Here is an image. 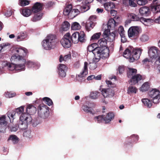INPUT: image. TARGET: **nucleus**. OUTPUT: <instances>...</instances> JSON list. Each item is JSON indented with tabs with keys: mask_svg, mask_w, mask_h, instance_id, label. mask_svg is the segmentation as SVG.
I'll return each mask as SVG.
<instances>
[{
	"mask_svg": "<svg viewBox=\"0 0 160 160\" xmlns=\"http://www.w3.org/2000/svg\"><path fill=\"white\" fill-rule=\"evenodd\" d=\"M12 51L14 54L11 57V61L15 65V68L25 70L26 60L24 58L28 55V50L25 48H15Z\"/></svg>",
	"mask_w": 160,
	"mask_h": 160,
	"instance_id": "obj_1",
	"label": "nucleus"
},
{
	"mask_svg": "<svg viewBox=\"0 0 160 160\" xmlns=\"http://www.w3.org/2000/svg\"><path fill=\"white\" fill-rule=\"evenodd\" d=\"M57 43L56 36L52 34L48 35L42 42V46L46 50H50L54 48Z\"/></svg>",
	"mask_w": 160,
	"mask_h": 160,
	"instance_id": "obj_2",
	"label": "nucleus"
},
{
	"mask_svg": "<svg viewBox=\"0 0 160 160\" xmlns=\"http://www.w3.org/2000/svg\"><path fill=\"white\" fill-rule=\"evenodd\" d=\"M137 69L128 68L127 71V77L130 78L129 83L131 84L135 85L138 83L140 80L143 79L142 76L140 74H137Z\"/></svg>",
	"mask_w": 160,
	"mask_h": 160,
	"instance_id": "obj_3",
	"label": "nucleus"
},
{
	"mask_svg": "<svg viewBox=\"0 0 160 160\" xmlns=\"http://www.w3.org/2000/svg\"><path fill=\"white\" fill-rule=\"evenodd\" d=\"M32 121L31 117L28 113H22L20 117L18 127L21 129L25 130L27 128L28 125L31 123Z\"/></svg>",
	"mask_w": 160,
	"mask_h": 160,
	"instance_id": "obj_4",
	"label": "nucleus"
},
{
	"mask_svg": "<svg viewBox=\"0 0 160 160\" xmlns=\"http://www.w3.org/2000/svg\"><path fill=\"white\" fill-rule=\"evenodd\" d=\"M49 108L47 106L41 104L38 108V112L39 117L44 119H47L49 116Z\"/></svg>",
	"mask_w": 160,
	"mask_h": 160,
	"instance_id": "obj_5",
	"label": "nucleus"
},
{
	"mask_svg": "<svg viewBox=\"0 0 160 160\" xmlns=\"http://www.w3.org/2000/svg\"><path fill=\"white\" fill-rule=\"evenodd\" d=\"M24 111V106H22L14 110L8 112L7 113L8 117L9 118L10 122H12L13 119L16 118V114L18 115L22 113Z\"/></svg>",
	"mask_w": 160,
	"mask_h": 160,
	"instance_id": "obj_6",
	"label": "nucleus"
},
{
	"mask_svg": "<svg viewBox=\"0 0 160 160\" xmlns=\"http://www.w3.org/2000/svg\"><path fill=\"white\" fill-rule=\"evenodd\" d=\"M70 34L69 33H67L61 40V43L64 48H68L71 46L72 41L70 39Z\"/></svg>",
	"mask_w": 160,
	"mask_h": 160,
	"instance_id": "obj_7",
	"label": "nucleus"
},
{
	"mask_svg": "<svg viewBox=\"0 0 160 160\" xmlns=\"http://www.w3.org/2000/svg\"><path fill=\"white\" fill-rule=\"evenodd\" d=\"M140 31L139 27L138 26H132L128 30V35L129 38H136L138 36Z\"/></svg>",
	"mask_w": 160,
	"mask_h": 160,
	"instance_id": "obj_8",
	"label": "nucleus"
},
{
	"mask_svg": "<svg viewBox=\"0 0 160 160\" xmlns=\"http://www.w3.org/2000/svg\"><path fill=\"white\" fill-rule=\"evenodd\" d=\"M142 50L140 49L132 48L131 54V56L130 58V61L132 62L134 61L135 60H137L139 58L140 56L142 53Z\"/></svg>",
	"mask_w": 160,
	"mask_h": 160,
	"instance_id": "obj_9",
	"label": "nucleus"
},
{
	"mask_svg": "<svg viewBox=\"0 0 160 160\" xmlns=\"http://www.w3.org/2000/svg\"><path fill=\"white\" fill-rule=\"evenodd\" d=\"M160 54V50L155 47H151L148 50V54L151 58H156L158 57Z\"/></svg>",
	"mask_w": 160,
	"mask_h": 160,
	"instance_id": "obj_10",
	"label": "nucleus"
},
{
	"mask_svg": "<svg viewBox=\"0 0 160 160\" xmlns=\"http://www.w3.org/2000/svg\"><path fill=\"white\" fill-rule=\"evenodd\" d=\"M68 68L64 64H60L58 68V74L60 77L62 78L65 77L66 75V72Z\"/></svg>",
	"mask_w": 160,
	"mask_h": 160,
	"instance_id": "obj_11",
	"label": "nucleus"
},
{
	"mask_svg": "<svg viewBox=\"0 0 160 160\" xmlns=\"http://www.w3.org/2000/svg\"><path fill=\"white\" fill-rule=\"evenodd\" d=\"M104 6L107 11H110L111 15L112 16H114V15L112 14V13L113 12H115V11L112 9L115 7V4L113 3L112 2L105 3L104 4Z\"/></svg>",
	"mask_w": 160,
	"mask_h": 160,
	"instance_id": "obj_12",
	"label": "nucleus"
},
{
	"mask_svg": "<svg viewBox=\"0 0 160 160\" xmlns=\"http://www.w3.org/2000/svg\"><path fill=\"white\" fill-rule=\"evenodd\" d=\"M43 5V4L42 3L36 2L32 8V12L34 13L39 12L42 9Z\"/></svg>",
	"mask_w": 160,
	"mask_h": 160,
	"instance_id": "obj_13",
	"label": "nucleus"
},
{
	"mask_svg": "<svg viewBox=\"0 0 160 160\" xmlns=\"http://www.w3.org/2000/svg\"><path fill=\"white\" fill-rule=\"evenodd\" d=\"M100 56L102 58H107L109 56V49L108 47H104V48H101Z\"/></svg>",
	"mask_w": 160,
	"mask_h": 160,
	"instance_id": "obj_14",
	"label": "nucleus"
},
{
	"mask_svg": "<svg viewBox=\"0 0 160 160\" xmlns=\"http://www.w3.org/2000/svg\"><path fill=\"white\" fill-rule=\"evenodd\" d=\"M139 12L142 16H147L150 14V11L148 7L143 6L140 9Z\"/></svg>",
	"mask_w": 160,
	"mask_h": 160,
	"instance_id": "obj_15",
	"label": "nucleus"
},
{
	"mask_svg": "<svg viewBox=\"0 0 160 160\" xmlns=\"http://www.w3.org/2000/svg\"><path fill=\"white\" fill-rule=\"evenodd\" d=\"M118 33H119L121 37V41L123 43L126 42L127 41L124 34V30L123 27L120 26L118 30Z\"/></svg>",
	"mask_w": 160,
	"mask_h": 160,
	"instance_id": "obj_16",
	"label": "nucleus"
},
{
	"mask_svg": "<svg viewBox=\"0 0 160 160\" xmlns=\"http://www.w3.org/2000/svg\"><path fill=\"white\" fill-rule=\"evenodd\" d=\"M113 113L111 112H109L107 113L106 116H104V121L106 123H108L110 122L114 118Z\"/></svg>",
	"mask_w": 160,
	"mask_h": 160,
	"instance_id": "obj_17",
	"label": "nucleus"
},
{
	"mask_svg": "<svg viewBox=\"0 0 160 160\" xmlns=\"http://www.w3.org/2000/svg\"><path fill=\"white\" fill-rule=\"evenodd\" d=\"M118 34V31H115L111 33L106 37L108 40L110 42H113L114 40L115 37Z\"/></svg>",
	"mask_w": 160,
	"mask_h": 160,
	"instance_id": "obj_18",
	"label": "nucleus"
},
{
	"mask_svg": "<svg viewBox=\"0 0 160 160\" xmlns=\"http://www.w3.org/2000/svg\"><path fill=\"white\" fill-rule=\"evenodd\" d=\"M72 4H69L67 5L64 9L63 13L65 16L68 15L70 14H72Z\"/></svg>",
	"mask_w": 160,
	"mask_h": 160,
	"instance_id": "obj_19",
	"label": "nucleus"
},
{
	"mask_svg": "<svg viewBox=\"0 0 160 160\" xmlns=\"http://www.w3.org/2000/svg\"><path fill=\"white\" fill-rule=\"evenodd\" d=\"M78 32H76L71 36L70 35V39L72 42L75 43L78 42Z\"/></svg>",
	"mask_w": 160,
	"mask_h": 160,
	"instance_id": "obj_20",
	"label": "nucleus"
},
{
	"mask_svg": "<svg viewBox=\"0 0 160 160\" xmlns=\"http://www.w3.org/2000/svg\"><path fill=\"white\" fill-rule=\"evenodd\" d=\"M159 91L156 89H153L149 91L148 92V95L151 98L155 97L159 95Z\"/></svg>",
	"mask_w": 160,
	"mask_h": 160,
	"instance_id": "obj_21",
	"label": "nucleus"
},
{
	"mask_svg": "<svg viewBox=\"0 0 160 160\" xmlns=\"http://www.w3.org/2000/svg\"><path fill=\"white\" fill-rule=\"evenodd\" d=\"M20 12L22 15L26 17H28L30 16L32 12V9L27 8L23 9L22 11L20 10Z\"/></svg>",
	"mask_w": 160,
	"mask_h": 160,
	"instance_id": "obj_22",
	"label": "nucleus"
},
{
	"mask_svg": "<svg viewBox=\"0 0 160 160\" xmlns=\"http://www.w3.org/2000/svg\"><path fill=\"white\" fill-rule=\"evenodd\" d=\"M116 22L113 19H110L107 24L108 28L111 29L114 28L116 26Z\"/></svg>",
	"mask_w": 160,
	"mask_h": 160,
	"instance_id": "obj_23",
	"label": "nucleus"
},
{
	"mask_svg": "<svg viewBox=\"0 0 160 160\" xmlns=\"http://www.w3.org/2000/svg\"><path fill=\"white\" fill-rule=\"evenodd\" d=\"M132 50V48L131 47L128 48H126L123 53L124 57L127 58H129V59H130Z\"/></svg>",
	"mask_w": 160,
	"mask_h": 160,
	"instance_id": "obj_24",
	"label": "nucleus"
},
{
	"mask_svg": "<svg viewBox=\"0 0 160 160\" xmlns=\"http://www.w3.org/2000/svg\"><path fill=\"white\" fill-rule=\"evenodd\" d=\"M26 111L27 112H28L30 114H33L36 112L37 108L33 105H29L27 107Z\"/></svg>",
	"mask_w": 160,
	"mask_h": 160,
	"instance_id": "obj_25",
	"label": "nucleus"
},
{
	"mask_svg": "<svg viewBox=\"0 0 160 160\" xmlns=\"http://www.w3.org/2000/svg\"><path fill=\"white\" fill-rule=\"evenodd\" d=\"M107 40L105 38H102L100 39L98 41V44L99 45V47L101 48H104V47H107Z\"/></svg>",
	"mask_w": 160,
	"mask_h": 160,
	"instance_id": "obj_26",
	"label": "nucleus"
},
{
	"mask_svg": "<svg viewBox=\"0 0 160 160\" xmlns=\"http://www.w3.org/2000/svg\"><path fill=\"white\" fill-rule=\"evenodd\" d=\"M85 27L87 31H89L92 29L95 26L94 23L91 22L90 21L87 20L86 23L84 24Z\"/></svg>",
	"mask_w": 160,
	"mask_h": 160,
	"instance_id": "obj_27",
	"label": "nucleus"
},
{
	"mask_svg": "<svg viewBox=\"0 0 160 160\" xmlns=\"http://www.w3.org/2000/svg\"><path fill=\"white\" fill-rule=\"evenodd\" d=\"M11 140L14 144L17 143L19 141V138L15 135H11L10 136L8 139V141Z\"/></svg>",
	"mask_w": 160,
	"mask_h": 160,
	"instance_id": "obj_28",
	"label": "nucleus"
},
{
	"mask_svg": "<svg viewBox=\"0 0 160 160\" xmlns=\"http://www.w3.org/2000/svg\"><path fill=\"white\" fill-rule=\"evenodd\" d=\"M78 42H84L85 37L84 32L83 31H81L80 32H78Z\"/></svg>",
	"mask_w": 160,
	"mask_h": 160,
	"instance_id": "obj_29",
	"label": "nucleus"
},
{
	"mask_svg": "<svg viewBox=\"0 0 160 160\" xmlns=\"http://www.w3.org/2000/svg\"><path fill=\"white\" fill-rule=\"evenodd\" d=\"M70 27L69 23L68 21H65L62 23L61 28L63 31H67L69 28Z\"/></svg>",
	"mask_w": 160,
	"mask_h": 160,
	"instance_id": "obj_30",
	"label": "nucleus"
},
{
	"mask_svg": "<svg viewBox=\"0 0 160 160\" xmlns=\"http://www.w3.org/2000/svg\"><path fill=\"white\" fill-rule=\"evenodd\" d=\"M142 101L143 104L148 108H150L152 106V102L148 99L143 98L142 99Z\"/></svg>",
	"mask_w": 160,
	"mask_h": 160,
	"instance_id": "obj_31",
	"label": "nucleus"
},
{
	"mask_svg": "<svg viewBox=\"0 0 160 160\" xmlns=\"http://www.w3.org/2000/svg\"><path fill=\"white\" fill-rule=\"evenodd\" d=\"M42 16V13H38L35 14L32 18V20L33 22H35L39 20L41 18Z\"/></svg>",
	"mask_w": 160,
	"mask_h": 160,
	"instance_id": "obj_32",
	"label": "nucleus"
},
{
	"mask_svg": "<svg viewBox=\"0 0 160 160\" xmlns=\"http://www.w3.org/2000/svg\"><path fill=\"white\" fill-rule=\"evenodd\" d=\"M82 109L83 111L87 113H90L92 114H94V113L92 112V108L90 107H89L87 105H84L82 107Z\"/></svg>",
	"mask_w": 160,
	"mask_h": 160,
	"instance_id": "obj_33",
	"label": "nucleus"
},
{
	"mask_svg": "<svg viewBox=\"0 0 160 160\" xmlns=\"http://www.w3.org/2000/svg\"><path fill=\"white\" fill-rule=\"evenodd\" d=\"M129 18L133 21H139V17L138 15L133 13H130L128 15Z\"/></svg>",
	"mask_w": 160,
	"mask_h": 160,
	"instance_id": "obj_34",
	"label": "nucleus"
},
{
	"mask_svg": "<svg viewBox=\"0 0 160 160\" xmlns=\"http://www.w3.org/2000/svg\"><path fill=\"white\" fill-rule=\"evenodd\" d=\"M71 28L72 30H78L81 28V26L78 23L75 22L72 24Z\"/></svg>",
	"mask_w": 160,
	"mask_h": 160,
	"instance_id": "obj_35",
	"label": "nucleus"
},
{
	"mask_svg": "<svg viewBox=\"0 0 160 160\" xmlns=\"http://www.w3.org/2000/svg\"><path fill=\"white\" fill-rule=\"evenodd\" d=\"M149 88V86L148 82L144 83L140 88V90L142 92H145L148 91Z\"/></svg>",
	"mask_w": 160,
	"mask_h": 160,
	"instance_id": "obj_36",
	"label": "nucleus"
},
{
	"mask_svg": "<svg viewBox=\"0 0 160 160\" xmlns=\"http://www.w3.org/2000/svg\"><path fill=\"white\" fill-rule=\"evenodd\" d=\"M42 100L43 102L48 106H50L53 104L52 101L48 97H44L43 98Z\"/></svg>",
	"mask_w": 160,
	"mask_h": 160,
	"instance_id": "obj_37",
	"label": "nucleus"
},
{
	"mask_svg": "<svg viewBox=\"0 0 160 160\" xmlns=\"http://www.w3.org/2000/svg\"><path fill=\"white\" fill-rule=\"evenodd\" d=\"M88 72L84 70H83L78 76H77L76 78L77 79L78 81H80V79L81 78H83L87 74Z\"/></svg>",
	"mask_w": 160,
	"mask_h": 160,
	"instance_id": "obj_38",
	"label": "nucleus"
},
{
	"mask_svg": "<svg viewBox=\"0 0 160 160\" xmlns=\"http://www.w3.org/2000/svg\"><path fill=\"white\" fill-rule=\"evenodd\" d=\"M98 45H97V46L94 48V50H93L92 52L93 53L94 55H95L96 54H100V51L102 49H101V48L100 47H98Z\"/></svg>",
	"mask_w": 160,
	"mask_h": 160,
	"instance_id": "obj_39",
	"label": "nucleus"
},
{
	"mask_svg": "<svg viewBox=\"0 0 160 160\" xmlns=\"http://www.w3.org/2000/svg\"><path fill=\"white\" fill-rule=\"evenodd\" d=\"M94 120L97 121L98 123L101 122L102 120L104 121V116L102 115L96 116L94 117Z\"/></svg>",
	"mask_w": 160,
	"mask_h": 160,
	"instance_id": "obj_40",
	"label": "nucleus"
},
{
	"mask_svg": "<svg viewBox=\"0 0 160 160\" xmlns=\"http://www.w3.org/2000/svg\"><path fill=\"white\" fill-rule=\"evenodd\" d=\"M110 91L109 89H103L102 90V94L104 98H107L108 97H109V92Z\"/></svg>",
	"mask_w": 160,
	"mask_h": 160,
	"instance_id": "obj_41",
	"label": "nucleus"
},
{
	"mask_svg": "<svg viewBox=\"0 0 160 160\" xmlns=\"http://www.w3.org/2000/svg\"><path fill=\"white\" fill-rule=\"evenodd\" d=\"M137 89L136 88L134 87L133 86H130L128 88V94L130 93H136L137 92Z\"/></svg>",
	"mask_w": 160,
	"mask_h": 160,
	"instance_id": "obj_42",
	"label": "nucleus"
},
{
	"mask_svg": "<svg viewBox=\"0 0 160 160\" xmlns=\"http://www.w3.org/2000/svg\"><path fill=\"white\" fill-rule=\"evenodd\" d=\"M99 93L97 91H93L90 94V96L91 98L96 99L97 98Z\"/></svg>",
	"mask_w": 160,
	"mask_h": 160,
	"instance_id": "obj_43",
	"label": "nucleus"
},
{
	"mask_svg": "<svg viewBox=\"0 0 160 160\" xmlns=\"http://www.w3.org/2000/svg\"><path fill=\"white\" fill-rule=\"evenodd\" d=\"M101 35V33L98 32L94 34L91 37V40H93V41L98 39Z\"/></svg>",
	"mask_w": 160,
	"mask_h": 160,
	"instance_id": "obj_44",
	"label": "nucleus"
},
{
	"mask_svg": "<svg viewBox=\"0 0 160 160\" xmlns=\"http://www.w3.org/2000/svg\"><path fill=\"white\" fill-rule=\"evenodd\" d=\"M97 43H93L89 45L87 48V50L89 52H92L94 48L96 46Z\"/></svg>",
	"mask_w": 160,
	"mask_h": 160,
	"instance_id": "obj_45",
	"label": "nucleus"
},
{
	"mask_svg": "<svg viewBox=\"0 0 160 160\" xmlns=\"http://www.w3.org/2000/svg\"><path fill=\"white\" fill-rule=\"evenodd\" d=\"M26 37V35L24 33H21L19 34L17 37V41H19L22 40L23 39L25 38Z\"/></svg>",
	"mask_w": 160,
	"mask_h": 160,
	"instance_id": "obj_46",
	"label": "nucleus"
},
{
	"mask_svg": "<svg viewBox=\"0 0 160 160\" xmlns=\"http://www.w3.org/2000/svg\"><path fill=\"white\" fill-rule=\"evenodd\" d=\"M19 1V4L22 6L27 5L30 3V1L27 0H20Z\"/></svg>",
	"mask_w": 160,
	"mask_h": 160,
	"instance_id": "obj_47",
	"label": "nucleus"
},
{
	"mask_svg": "<svg viewBox=\"0 0 160 160\" xmlns=\"http://www.w3.org/2000/svg\"><path fill=\"white\" fill-rule=\"evenodd\" d=\"M90 8V7L88 5V4H85L84 6L81 7V12H85Z\"/></svg>",
	"mask_w": 160,
	"mask_h": 160,
	"instance_id": "obj_48",
	"label": "nucleus"
},
{
	"mask_svg": "<svg viewBox=\"0 0 160 160\" xmlns=\"http://www.w3.org/2000/svg\"><path fill=\"white\" fill-rule=\"evenodd\" d=\"M139 21H140L143 23L145 22H149L152 21L153 20L150 18L146 19L143 17L139 18Z\"/></svg>",
	"mask_w": 160,
	"mask_h": 160,
	"instance_id": "obj_49",
	"label": "nucleus"
},
{
	"mask_svg": "<svg viewBox=\"0 0 160 160\" xmlns=\"http://www.w3.org/2000/svg\"><path fill=\"white\" fill-rule=\"evenodd\" d=\"M134 0H123V2H128L129 5L133 7H135L137 6V4L134 1Z\"/></svg>",
	"mask_w": 160,
	"mask_h": 160,
	"instance_id": "obj_50",
	"label": "nucleus"
},
{
	"mask_svg": "<svg viewBox=\"0 0 160 160\" xmlns=\"http://www.w3.org/2000/svg\"><path fill=\"white\" fill-rule=\"evenodd\" d=\"M97 67V63L94 62H90L89 64V68L91 70H94Z\"/></svg>",
	"mask_w": 160,
	"mask_h": 160,
	"instance_id": "obj_51",
	"label": "nucleus"
},
{
	"mask_svg": "<svg viewBox=\"0 0 160 160\" xmlns=\"http://www.w3.org/2000/svg\"><path fill=\"white\" fill-rule=\"evenodd\" d=\"M97 17L96 16H91L89 19L88 20V21H90L91 22H92L93 23H94V25L96 24V21Z\"/></svg>",
	"mask_w": 160,
	"mask_h": 160,
	"instance_id": "obj_52",
	"label": "nucleus"
},
{
	"mask_svg": "<svg viewBox=\"0 0 160 160\" xmlns=\"http://www.w3.org/2000/svg\"><path fill=\"white\" fill-rule=\"evenodd\" d=\"M12 63L14 65V67H12V65H11L10 63H6V65L8 67V68L11 70H13L14 69H15L16 70H21V71H24V70H22V69H20L19 70H16L15 68V65L12 62Z\"/></svg>",
	"mask_w": 160,
	"mask_h": 160,
	"instance_id": "obj_53",
	"label": "nucleus"
},
{
	"mask_svg": "<svg viewBox=\"0 0 160 160\" xmlns=\"http://www.w3.org/2000/svg\"><path fill=\"white\" fill-rule=\"evenodd\" d=\"M147 0H137V3L139 5H144L148 3Z\"/></svg>",
	"mask_w": 160,
	"mask_h": 160,
	"instance_id": "obj_54",
	"label": "nucleus"
},
{
	"mask_svg": "<svg viewBox=\"0 0 160 160\" xmlns=\"http://www.w3.org/2000/svg\"><path fill=\"white\" fill-rule=\"evenodd\" d=\"M149 39L148 36L146 34H143L140 38V39L142 42H146Z\"/></svg>",
	"mask_w": 160,
	"mask_h": 160,
	"instance_id": "obj_55",
	"label": "nucleus"
},
{
	"mask_svg": "<svg viewBox=\"0 0 160 160\" xmlns=\"http://www.w3.org/2000/svg\"><path fill=\"white\" fill-rule=\"evenodd\" d=\"M6 117L5 116H2L0 117V124L2 125H6Z\"/></svg>",
	"mask_w": 160,
	"mask_h": 160,
	"instance_id": "obj_56",
	"label": "nucleus"
},
{
	"mask_svg": "<svg viewBox=\"0 0 160 160\" xmlns=\"http://www.w3.org/2000/svg\"><path fill=\"white\" fill-rule=\"evenodd\" d=\"M153 102L154 103H158L159 102V99H160V95H158V96L153 97L152 98Z\"/></svg>",
	"mask_w": 160,
	"mask_h": 160,
	"instance_id": "obj_57",
	"label": "nucleus"
},
{
	"mask_svg": "<svg viewBox=\"0 0 160 160\" xmlns=\"http://www.w3.org/2000/svg\"><path fill=\"white\" fill-rule=\"evenodd\" d=\"M26 65L29 68L34 67V63L32 61H28L26 62Z\"/></svg>",
	"mask_w": 160,
	"mask_h": 160,
	"instance_id": "obj_58",
	"label": "nucleus"
},
{
	"mask_svg": "<svg viewBox=\"0 0 160 160\" xmlns=\"http://www.w3.org/2000/svg\"><path fill=\"white\" fill-rule=\"evenodd\" d=\"M6 129V126L5 125H2L0 124V132H4Z\"/></svg>",
	"mask_w": 160,
	"mask_h": 160,
	"instance_id": "obj_59",
	"label": "nucleus"
},
{
	"mask_svg": "<svg viewBox=\"0 0 160 160\" xmlns=\"http://www.w3.org/2000/svg\"><path fill=\"white\" fill-rule=\"evenodd\" d=\"M16 94L15 93H9L8 92L5 93V97L7 98H11L15 96Z\"/></svg>",
	"mask_w": 160,
	"mask_h": 160,
	"instance_id": "obj_60",
	"label": "nucleus"
},
{
	"mask_svg": "<svg viewBox=\"0 0 160 160\" xmlns=\"http://www.w3.org/2000/svg\"><path fill=\"white\" fill-rule=\"evenodd\" d=\"M110 29H108V28L106 30L103 32L104 36L105 38H106L108 36V34L111 33L110 32Z\"/></svg>",
	"mask_w": 160,
	"mask_h": 160,
	"instance_id": "obj_61",
	"label": "nucleus"
},
{
	"mask_svg": "<svg viewBox=\"0 0 160 160\" xmlns=\"http://www.w3.org/2000/svg\"><path fill=\"white\" fill-rule=\"evenodd\" d=\"M72 14H73L74 13H75V14L76 13V14H75V15H74V17L76 16L78 14H79V12H80L78 10V9H72Z\"/></svg>",
	"mask_w": 160,
	"mask_h": 160,
	"instance_id": "obj_62",
	"label": "nucleus"
},
{
	"mask_svg": "<svg viewBox=\"0 0 160 160\" xmlns=\"http://www.w3.org/2000/svg\"><path fill=\"white\" fill-rule=\"evenodd\" d=\"M119 73L121 74L122 73L124 70V68L123 66H119L118 68Z\"/></svg>",
	"mask_w": 160,
	"mask_h": 160,
	"instance_id": "obj_63",
	"label": "nucleus"
},
{
	"mask_svg": "<svg viewBox=\"0 0 160 160\" xmlns=\"http://www.w3.org/2000/svg\"><path fill=\"white\" fill-rule=\"evenodd\" d=\"M12 11L11 10H8L5 13V15L7 17H9L12 15Z\"/></svg>",
	"mask_w": 160,
	"mask_h": 160,
	"instance_id": "obj_64",
	"label": "nucleus"
}]
</instances>
